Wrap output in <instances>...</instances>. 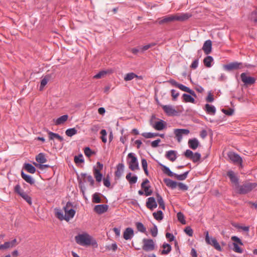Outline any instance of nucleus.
<instances>
[{
	"mask_svg": "<svg viewBox=\"0 0 257 257\" xmlns=\"http://www.w3.org/2000/svg\"><path fill=\"white\" fill-rule=\"evenodd\" d=\"M75 239L77 244L82 246H88L90 245H92L93 246H97L96 240L86 232L78 234L75 236Z\"/></svg>",
	"mask_w": 257,
	"mask_h": 257,
	"instance_id": "1",
	"label": "nucleus"
},
{
	"mask_svg": "<svg viewBox=\"0 0 257 257\" xmlns=\"http://www.w3.org/2000/svg\"><path fill=\"white\" fill-rule=\"evenodd\" d=\"M257 186L256 183L245 182L235 187L236 192L239 194H245L252 191Z\"/></svg>",
	"mask_w": 257,
	"mask_h": 257,
	"instance_id": "2",
	"label": "nucleus"
},
{
	"mask_svg": "<svg viewBox=\"0 0 257 257\" xmlns=\"http://www.w3.org/2000/svg\"><path fill=\"white\" fill-rule=\"evenodd\" d=\"M164 182L168 187L172 189H175L177 186L182 191H187L188 189V186L187 185L184 184L182 182H177L170 178H164Z\"/></svg>",
	"mask_w": 257,
	"mask_h": 257,
	"instance_id": "3",
	"label": "nucleus"
},
{
	"mask_svg": "<svg viewBox=\"0 0 257 257\" xmlns=\"http://www.w3.org/2000/svg\"><path fill=\"white\" fill-rule=\"evenodd\" d=\"M14 191L19 196H20L24 200H25L29 204H32V198L29 196L24 190L21 189V186L19 184H17L14 187Z\"/></svg>",
	"mask_w": 257,
	"mask_h": 257,
	"instance_id": "4",
	"label": "nucleus"
},
{
	"mask_svg": "<svg viewBox=\"0 0 257 257\" xmlns=\"http://www.w3.org/2000/svg\"><path fill=\"white\" fill-rule=\"evenodd\" d=\"M205 241L208 244L213 246L217 250L222 251V248L215 238L210 237L208 231L205 232Z\"/></svg>",
	"mask_w": 257,
	"mask_h": 257,
	"instance_id": "5",
	"label": "nucleus"
},
{
	"mask_svg": "<svg viewBox=\"0 0 257 257\" xmlns=\"http://www.w3.org/2000/svg\"><path fill=\"white\" fill-rule=\"evenodd\" d=\"M128 158L131 159L128 162L129 168L132 171H135L139 169V162L137 157L135 156V154L133 153H130L127 155Z\"/></svg>",
	"mask_w": 257,
	"mask_h": 257,
	"instance_id": "6",
	"label": "nucleus"
},
{
	"mask_svg": "<svg viewBox=\"0 0 257 257\" xmlns=\"http://www.w3.org/2000/svg\"><path fill=\"white\" fill-rule=\"evenodd\" d=\"M184 155L186 158L192 160L194 163H197L199 161L201 157V155L200 153L198 152L193 153V152L189 149L186 150V151L184 153Z\"/></svg>",
	"mask_w": 257,
	"mask_h": 257,
	"instance_id": "7",
	"label": "nucleus"
},
{
	"mask_svg": "<svg viewBox=\"0 0 257 257\" xmlns=\"http://www.w3.org/2000/svg\"><path fill=\"white\" fill-rule=\"evenodd\" d=\"M173 133L175 138L178 143L182 141L183 135H188L190 133V131L186 128H175L173 130Z\"/></svg>",
	"mask_w": 257,
	"mask_h": 257,
	"instance_id": "8",
	"label": "nucleus"
},
{
	"mask_svg": "<svg viewBox=\"0 0 257 257\" xmlns=\"http://www.w3.org/2000/svg\"><path fill=\"white\" fill-rule=\"evenodd\" d=\"M227 156L234 164H239L240 166H242V159L238 154L233 152H229L227 153Z\"/></svg>",
	"mask_w": 257,
	"mask_h": 257,
	"instance_id": "9",
	"label": "nucleus"
},
{
	"mask_svg": "<svg viewBox=\"0 0 257 257\" xmlns=\"http://www.w3.org/2000/svg\"><path fill=\"white\" fill-rule=\"evenodd\" d=\"M162 108L168 116H174L179 115V113L173 106L171 105H164Z\"/></svg>",
	"mask_w": 257,
	"mask_h": 257,
	"instance_id": "10",
	"label": "nucleus"
},
{
	"mask_svg": "<svg viewBox=\"0 0 257 257\" xmlns=\"http://www.w3.org/2000/svg\"><path fill=\"white\" fill-rule=\"evenodd\" d=\"M143 249L145 251L153 250L155 248V243L152 239L144 238Z\"/></svg>",
	"mask_w": 257,
	"mask_h": 257,
	"instance_id": "11",
	"label": "nucleus"
},
{
	"mask_svg": "<svg viewBox=\"0 0 257 257\" xmlns=\"http://www.w3.org/2000/svg\"><path fill=\"white\" fill-rule=\"evenodd\" d=\"M240 78L241 81L245 85H252L255 82V79L254 77L250 76H247L246 73L245 72L242 73L241 74Z\"/></svg>",
	"mask_w": 257,
	"mask_h": 257,
	"instance_id": "12",
	"label": "nucleus"
},
{
	"mask_svg": "<svg viewBox=\"0 0 257 257\" xmlns=\"http://www.w3.org/2000/svg\"><path fill=\"white\" fill-rule=\"evenodd\" d=\"M242 64L241 62H232L227 64L223 65V68L225 70L230 71L232 70H237L240 68V66Z\"/></svg>",
	"mask_w": 257,
	"mask_h": 257,
	"instance_id": "13",
	"label": "nucleus"
},
{
	"mask_svg": "<svg viewBox=\"0 0 257 257\" xmlns=\"http://www.w3.org/2000/svg\"><path fill=\"white\" fill-rule=\"evenodd\" d=\"M146 207L151 210H153L157 207V202L154 197H150L147 199Z\"/></svg>",
	"mask_w": 257,
	"mask_h": 257,
	"instance_id": "14",
	"label": "nucleus"
},
{
	"mask_svg": "<svg viewBox=\"0 0 257 257\" xmlns=\"http://www.w3.org/2000/svg\"><path fill=\"white\" fill-rule=\"evenodd\" d=\"M134 236V230L132 227H127L123 233V237L125 240H131Z\"/></svg>",
	"mask_w": 257,
	"mask_h": 257,
	"instance_id": "15",
	"label": "nucleus"
},
{
	"mask_svg": "<svg viewBox=\"0 0 257 257\" xmlns=\"http://www.w3.org/2000/svg\"><path fill=\"white\" fill-rule=\"evenodd\" d=\"M227 175L229 177L230 181L234 183L235 187H236L239 184V178L235 175V173L232 170H229L227 173Z\"/></svg>",
	"mask_w": 257,
	"mask_h": 257,
	"instance_id": "16",
	"label": "nucleus"
},
{
	"mask_svg": "<svg viewBox=\"0 0 257 257\" xmlns=\"http://www.w3.org/2000/svg\"><path fill=\"white\" fill-rule=\"evenodd\" d=\"M167 123L165 121L160 119L159 121H155L153 124V127L157 131H162L166 127Z\"/></svg>",
	"mask_w": 257,
	"mask_h": 257,
	"instance_id": "17",
	"label": "nucleus"
},
{
	"mask_svg": "<svg viewBox=\"0 0 257 257\" xmlns=\"http://www.w3.org/2000/svg\"><path fill=\"white\" fill-rule=\"evenodd\" d=\"M202 50L206 55L211 53L212 51V41L210 40L205 41L202 47Z\"/></svg>",
	"mask_w": 257,
	"mask_h": 257,
	"instance_id": "18",
	"label": "nucleus"
},
{
	"mask_svg": "<svg viewBox=\"0 0 257 257\" xmlns=\"http://www.w3.org/2000/svg\"><path fill=\"white\" fill-rule=\"evenodd\" d=\"M206 112L211 115H214L216 113V109L215 106L206 103L204 107Z\"/></svg>",
	"mask_w": 257,
	"mask_h": 257,
	"instance_id": "19",
	"label": "nucleus"
},
{
	"mask_svg": "<svg viewBox=\"0 0 257 257\" xmlns=\"http://www.w3.org/2000/svg\"><path fill=\"white\" fill-rule=\"evenodd\" d=\"M108 206L105 204H99L95 206L94 211L98 214H102L107 210Z\"/></svg>",
	"mask_w": 257,
	"mask_h": 257,
	"instance_id": "20",
	"label": "nucleus"
},
{
	"mask_svg": "<svg viewBox=\"0 0 257 257\" xmlns=\"http://www.w3.org/2000/svg\"><path fill=\"white\" fill-rule=\"evenodd\" d=\"M188 144L190 149L195 150L198 147L200 143L197 139L192 138L188 140Z\"/></svg>",
	"mask_w": 257,
	"mask_h": 257,
	"instance_id": "21",
	"label": "nucleus"
},
{
	"mask_svg": "<svg viewBox=\"0 0 257 257\" xmlns=\"http://www.w3.org/2000/svg\"><path fill=\"white\" fill-rule=\"evenodd\" d=\"M21 175L22 178L27 183L30 184V185H33L35 183V179L31 175L25 174L23 170L21 171Z\"/></svg>",
	"mask_w": 257,
	"mask_h": 257,
	"instance_id": "22",
	"label": "nucleus"
},
{
	"mask_svg": "<svg viewBox=\"0 0 257 257\" xmlns=\"http://www.w3.org/2000/svg\"><path fill=\"white\" fill-rule=\"evenodd\" d=\"M159 165L161 167L162 170L163 172L167 175L168 176L170 177H173L175 175V173L173 172L169 167L164 165V164L159 163Z\"/></svg>",
	"mask_w": 257,
	"mask_h": 257,
	"instance_id": "23",
	"label": "nucleus"
},
{
	"mask_svg": "<svg viewBox=\"0 0 257 257\" xmlns=\"http://www.w3.org/2000/svg\"><path fill=\"white\" fill-rule=\"evenodd\" d=\"M124 165L123 163H118L116 166V170L115 172V175L118 178H120L124 171Z\"/></svg>",
	"mask_w": 257,
	"mask_h": 257,
	"instance_id": "24",
	"label": "nucleus"
},
{
	"mask_svg": "<svg viewBox=\"0 0 257 257\" xmlns=\"http://www.w3.org/2000/svg\"><path fill=\"white\" fill-rule=\"evenodd\" d=\"M142 135L147 139L149 138H152L155 137H158L159 136L162 138H165V134H159V133H151V132H148V133H143Z\"/></svg>",
	"mask_w": 257,
	"mask_h": 257,
	"instance_id": "25",
	"label": "nucleus"
},
{
	"mask_svg": "<svg viewBox=\"0 0 257 257\" xmlns=\"http://www.w3.org/2000/svg\"><path fill=\"white\" fill-rule=\"evenodd\" d=\"M166 157L172 162L175 161L177 157V152L174 150H170L166 152Z\"/></svg>",
	"mask_w": 257,
	"mask_h": 257,
	"instance_id": "26",
	"label": "nucleus"
},
{
	"mask_svg": "<svg viewBox=\"0 0 257 257\" xmlns=\"http://www.w3.org/2000/svg\"><path fill=\"white\" fill-rule=\"evenodd\" d=\"M132 173L131 172H128L125 177L126 179L128 181L131 185L136 183L138 179V177L136 175H134L133 176H132Z\"/></svg>",
	"mask_w": 257,
	"mask_h": 257,
	"instance_id": "27",
	"label": "nucleus"
},
{
	"mask_svg": "<svg viewBox=\"0 0 257 257\" xmlns=\"http://www.w3.org/2000/svg\"><path fill=\"white\" fill-rule=\"evenodd\" d=\"M64 212L66 217V221H69L71 218H73L76 213V211L74 209V207H71L70 209L66 210Z\"/></svg>",
	"mask_w": 257,
	"mask_h": 257,
	"instance_id": "28",
	"label": "nucleus"
},
{
	"mask_svg": "<svg viewBox=\"0 0 257 257\" xmlns=\"http://www.w3.org/2000/svg\"><path fill=\"white\" fill-rule=\"evenodd\" d=\"M94 175L96 181L98 182H100L103 178V174L100 172L97 167H94L93 168Z\"/></svg>",
	"mask_w": 257,
	"mask_h": 257,
	"instance_id": "29",
	"label": "nucleus"
},
{
	"mask_svg": "<svg viewBox=\"0 0 257 257\" xmlns=\"http://www.w3.org/2000/svg\"><path fill=\"white\" fill-rule=\"evenodd\" d=\"M182 98L183 99V101L184 102H191L192 103H195V100L194 97H193L191 95L187 93H183Z\"/></svg>",
	"mask_w": 257,
	"mask_h": 257,
	"instance_id": "30",
	"label": "nucleus"
},
{
	"mask_svg": "<svg viewBox=\"0 0 257 257\" xmlns=\"http://www.w3.org/2000/svg\"><path fill=\"white\" fill-rule=\"evenodd\" d=\"M173 21H175V15H170L164 17L162 20L159 21L158 23L160 25H162L164 23H168Z\"/></svg>",
	"mask_w": 257,
	"mask_h": 257,
	"instance_id": "31",
	"label": "nucleus"
},
{
	"mask_svg": "<svg viewBox=\"0 0 257 257\" xmlns=\"http://www.w3.org/2000/svg\"><path fill=\"white\" fill-rule=\"evenodd\" d=\"M23 168L30 173L34 174L36 171V168L31 164L29 163H25L24 164Z\"/></svg>",
	"mask_w": 257,
	"mask_h": 257,
	"instance_id": "32",
	"label": "nucleus"
},
{
	"mask_svg": "<svg viewBox=\"0 0 257 257\" xmlns=\"http://www.w3.org/2000/svg\"><path fill=\"white\" fill-rule=\"evenodd\" d=\"M48 133L49 135V139L51 140H53L54 139H57L60 142H63L64 141L63 138L60 136L58 134L53 133L50 131H48Z\"/></svg>",
	"mask_w": 257,
	"mask_h": 257,
	"instance_id": "33",
	"label": "nucleus"
},
{
	"mask_svg": "<svg viewBox=\"0 0 257 257\" xmlns=\"http://www.w3.org/2000/svg\"><path fill=\"white\" fill-rule=\"evenodd\" d=\"M68 114H64L54 119V121L56 125H60L64 123L68 119Z\"/></svg>",
	"mask_w": 257,
	"mask_h": 257,
	"instance_id": "34",
	"label": "nucleus"
},
{
	"mask_svg": "<svg viewBox=\"0 0 257 257\" xmlns=\"http://www.w3.org/2000/svg\"><path fill=\"white\" fill-rule=\"evenodd\" d=\"M36 160L39 164H43L47 162L45 155L43 153H40L36 156Z\"/></svg>",
	"mask_w": 257,
	"mask_h": 257,
	"instance_id": "35",
	"label": "nucleus"
},
{
	"mask_svg": "<svg viewBox=\"0 0 257 257\" xmlns=\"http://www.w3.org/2000/svg\"><path fill=\"white\" fill-rule=\"evenodd\" d=\"M156 196L157 199V202L159 205L160 207L162 209H165V204L162 196L158 192L156 193Z\"/></svg>",
	"mask_w": 257,
	"mask_h": 257,
	"instance_id": "36",
	"label": "nucleus"
},
{
	"mask_svg": "<svg viewBox=\"0 0 257 257\" xmlns=\"http://www.w3.org/2000/svg\"><path fill=\"white\" fill-rule=\"evenodd\" d=\"M213 60V58L211 56H207L203 60V63L206 67L210 68L212 65V62Z\"/></svg>",
	"mask_w": 257,
	"mask_h": 257,
	"instance_id": "37",
	"label": "nucleus"
},
{
	"mask_svg": "<svg viewBox=\"0 0 257 257\" xmlns=\"http://www.w3.org/2000/svg\"><path fill=\"white\" fill-rule=\"evenodd\" d=\"M191 15L188 13L183 14L180 16H175V21H184L188 20Z\"/></svg>",
	"mask_w": 257,
	"mask_h": 257,
	"instance_id": "38",
	"label": "nucleus"
},
{
	"mask_svg": "<svg viewBox=\"0 0 257 257\" xmlns=\"http://www.w3.org/2000/svg\"><path fill=\"white\" fill-rule=\"evenodd\" d=\"M189 172L190 171H187L181 174H178L175 173L174 176L178 180L183 181L187 178Z\"/></svg>",
	"mask_w": 257,
	"mask_h": 257,
	"instance_id": "39",
	"label": "nucleus"
},
{
	"mask_svg": "<svg viewBox=\"0 0 257 257\" xmlns=\"http://www.w3.org/2000/svg\"><path fill=\"white\" fill-rule=\"evenodd\" d=\"M162 247L165 248L161 251V253L163 254H167L171 251L172 246L170 244L168 243L164 242L162 245Z\"/></svg>",
	"mask_w": 257,
	"mask_h": 257,
	"instance_id": "40",
	"label": "nucleus"
},
{
	"mask_svg": "<svg viewBox=\"0 0 257 257\" xmlns=\"http://www.w3.org/2000/svg\"><path fill=\"white\" fill-rule=\"evenodd\" d=\"M153 215L155 219L158 221H161L164 218L163 212L161 210H158L157 212H153Z\"/></svg>",
	"mask_w": 257,
	"mask_h": 257,
	"instance_id": "41",
	"label": "nucleus"
},
{
	"mask_svg": "<svg viewBox=\"0 0 257 257\" xmlns=\"http://www.w3.org/2000/svg\"><path fill=\"white\" fill-rule=\"evenodd\" d=\"M136 226L138 231L142 233H146V228L141 222H137L136 223Z\"/></svg>",
	"mask_w": 257,
	"mask_h": 257,
	"instance_id": "42",
	"label": "nucleus"
},
{
	"mask_svg": "<svg viewBox=\"0 0 257 257\" xmlns=\"http://www.w3.org/2000/svg\"><path fill=\"white\" fill-rule=\"evenodd\" d=\"M77 130L75 127L69 128L65 132L66 135L69 137L77 134Z\"/></svg>",
	"mask_w": 257,
	"mask_h": 257,
	"instance_id": "43",
	"label": "nucleus"
},
{
	"mask_svg": "<svg viewBox=\"0 0 257 257\" xmlns=\"http://www.w3.org/2000/svg\"><path fill=\"white\" fill-rule=\"evenodd\" d=\"M136 77H139V76L134 73V72H130L127 73L124 77V80L125 81H128L133 80Z\"/></svg>",
	"mask_w": 257,
	"mask_h": 257,
	"instance_id": "44",
	"label": "nucleus"
},
{
	"mask_svg": "<svg viewBox=\"0 0 257 257\" xmlns=\"http://www.w3.org/2000/svg\"><path fill=\"white\" fill-rule=\"evenodd\" d=\"M50 78V76L49 75H47L45 76L44 78L41 80V85H40V90H42L44 86L47 84L49 79Z\"/></svg>",
	"mask_w": 257,
	"mask_h": 257,
	"instance_id": "45",
	"label": "nucleus"
},
{
	"mask_svg": "<svg viewBox=\"0 0 257 257\" xmlns=\"http://www.w3.org/2000/svg\"><path fill=\"white\" fill-rule=\"evenodd\" d=\"M74 162L76 164L82 163L84 162V159L82 154H80L74 157Z\"/></svg>",
	"mask_w": 257,
	"mask_h": 257,
	"instance_id": "46",
	"label": "nucleus"
},
{
	"mask_svg": "<svg viewBox=\"0 0 257 257\" xmlns=\"http://www.w3.org/2000/svg\"><path fill=\"white\" fill-rule=\"evenodd\" d=\"M178 220L183 224H185L186 222L185 219V216L183 213L181 212H179L177 214Z\"/></svg>",
	"mask_w": 257,
	"mask_h": 257,
	"instance_id": "47",
	"label": "nucleus"
},
{
	"mask_svg": "<svg viewBox=\"0 0 257 257\" xmlns=\"http://www.w3.org/2000/svg\"><path fill=\"white\" fill-rule=\"evenodd\" d=\"M232 226L236 228L241 229L244 231H245L247 232H248L249 230V226H241V225H239L238 224H236V223L232 224Z\"/></svg>",
	"mask_w": 257,
	"mask_h": 257,
	"instance_id": "48",
	"label": "nucleus"
},
{
	"mask_svg": "<svg viewBox=\"0 0 257 257\" xmlns=\"http://www.w3.org/2000/svg\"><path fill=\"white\" fill-rule=\"evenodd\" d=\"M92 201L94 203H99L101 202L100 198L99 196V193H95L93 194Z\"/></svg>",
	"mask_w": 257,
	"mask_h": 257,
	"instance_id": "49",
	"label": "nucleus"
},
{
	"mask_svg": "<svg viewBox=\"0 0 257 257\" xmlns=\"http://www.w3.org/2000/svg\"><path fill=\"white\" fill-rule=\"evenodd\" d=\"M103 185L109 188L111 186V183L110 181V177L109 175H107L106 177H104L103 179Z\"/></svg>",
	"mask_w": 257,
	"mask_h": 257,
	"instance_id": "50",
	"label": "nucleus"
},
{
	"mask_svg": "<svg viewBox=\"0 0 257 257\" xmlns=\"http://www.w3.org/2000/svg\"><path fill=\"white\" fill-rule=\"evenodd\" d=\"M100 134L101 135V139L102 141L104 143H106V142H107V138H106L107 132H106V131L104 129L101 130L100 131Z\"/></svg>",
	"mask_w": 257,
	"mask_h": 257,
	"instance_id": "51",
	"label": "nucleus"
},
{
	"mask_svg": "<svg viewBox=\"0 0 257 257\" xmlns=\"http://www.w3.org/2000/svg\"><path fill=\"white\" fill-rule=\"evenodd\" d=\"M84 153L86 156L89 157L94 154V152L89 147H86L84 149Z\"/></svg>",
	"mask_w": 257,
	"mask_h": 257,
	"instance_id": "52",
	"label": "nucleus"
},
{
	"mask_svg": "<svg viewBox=\"0 0 257 257\" xmlns=\"http://www.w3.org/2000/svg\"><path fill=\"white\" fill-rule=\"evenodd\" d=\"M150 188V185H147V186L142 188L144 189L145 195L147 196H150L153 193V191L152 190H149Z\"/></svg>",
	"mask_w": 257,
	"mask_h": 257,
	"instance_id": "53",
	"label": "nucleus"
},
{
	"mask_svg": "<svg viewBox=\"0 0 257 257\" xmlns=\"http://www.w3.org/2000/svg\"><path fill=\"white\" fill-rule=\"evenodd\" d=\"M233 250L236 252L241 253L243 252V250L239 246L238 244L236 242H233Z\"/></svg>",
	"mask_w": 257,
	"mask_h": 257,
	"instance_id": "54",
	"label": "nucleus"
},
{
	"mask_svg": "<svg viewBox=\"0 0 257 257\" xmlns=\"http://www.w3.org/2000/svg\"><path fill=\"white\" fill-rule=\"evenodd\" d=\"M150 232L151 233V234L153 236V237H156L157 236V234H158V228H157V226L156 225V224H154L153 225V227H152L151 229H150Z\"/></svg>",
	"mask_w": 257,
	"mask_h": 257,
	"instance_id": "55",
	"label": "nucleus"
},
{
	"mask_svg": "<svg viewBox=\"0 0 257 257\" xmlns=\"http://www.w3.org/2000/svg\"><path fill=\"white\" fill-rule=\"evenodd\" d=\"M108 71L106 70H101L97 73L96 75L93 76L94 78L95 79H99L101 78L102 76L107 73Z\"/></svg>",
	"mask_w": 257,
	"mask_h": 257,
	"instance_id": "56",
	"label": "nucleus"
},
{
	"mask_svg": "<svg viewBox=\"0 0 257 257\" xmlns=\"http://www.w3.org/2000/svg\"><path fill=\"white\" fill-rule=\"evenodd\" d=\"M184 232L189 236H192L193 234V230L189 226H186L184 229Z\"/></svg>",
	"mask_w": 257,
	"mask_h": 257,
	"instance_id": "57",
	"label": "nucleus"
},
{
	"mask_svg": "<svg viewBox=\"0 0 257 257\" xmlns=\"http://www.w3.org/2000/svg\"><path fill=\"white\" fill-rule=\"evenodd\" d=\"M56 214L57 217L60 219L61 220H66V216L64 215L63 212L61 210H59L56 212Z\"/></svg>",
	"mask_w": 257,
	"mask_h": 257,
	"instance_id": "58",
	"label": "nucleus"
},
{
	"mask_svg": "<svg viewBox=\"0 0 257 257\" xmlns=\"http://www.w3.org/2000/svg\"><path fill=\"white\" fill-rule=\"evenodd\" d=\"M232 240L234 241V242H236L237 244H239L241 245H243V243L241 240L237 236H232L231 237Z\"/></svg>",
	"mask_w": 257,
	"mask_h": 257,
	"instance_id": "59",
	"label": "nucleus"
},
{
	"mask_svg": "<svg viewBox=\"0 0 257 257\" xmlns=\"http://www.w3.org/2000/svg\"><path fill=\"white\" fill-rule=\"evenodd\" d=\"M222 112L227 115H232L234 112V109L229 108L228 109H222Z\"/></svg>",
	"mask_w": 257,
	"mask_h": 257,
	"instance_id": "60",
	"label": "nucleus"
},
{
	"mask_svg": "<svg viewBox=\"0 0 257 257\" xmlns=\"http://www.w3.org/2000/svg\"><path fill=\"white\" fill-rule=\"evenodd\" d=\"M107 249L115 251L117 248V245L116 242L113 243L106 246Z\"/></svg>",
	"mask_w": 257,
	"mask_h": 257,
	"instance_id": "61",
	"label": "nucleus"
},
{
	"mask_svg": "<svg viewBox=\"0 0 257 257\" xmlns=\"http://www.w3.org/2000/svg\"><path fill=\"white\" fill-rule=\"evenodd\" d=\"M171 95H172V97H173V100H177V98L179 95V92L177 91H176L175 89H172L171 90Z\"/></svg>",
	"mask_w": 257,
	"mask_h": 257,
	"instance_id": "62",
	"label": "nucleus"
},
{
	"mask_svg": "<svg viewBox=\"0 0 257 257\" xmlns=\"http://www.w3.org/2000/svg\"><path fill=\"white\" fill-rule=\"evenodd\" d=\"M161 142V140L160 139H158L155 141H153L151 142V146L152 148H155L159 146V143Z\"/></svg>",
	"mask_w": 257,
	"mask_h": 257,
	"instance_id": "63",
	"label": "nucleus"
},
{
	"mask_svg": "<svg viewBox=\"0 0 257 257\" xmlns=\"http://www.w3.org/2000/svg\"><path fill=\"white\" fill-rule=\"evenodd\" d=\"M166 237L167 238L169 239L170 241H173L175 239V236L172 233L170 232H167L166 233Z\"/></svg>",
	"mask_w": 257,
	"mask_h": 257,
	"instance_id": "64",
	"label": "nucleus"
}]
</instances>
